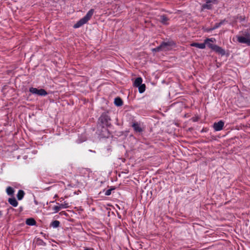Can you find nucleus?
<instances>
[{"instance_id":"22","label":"nucleus","mask_w":250,"mask_h":250,"mask_svg":"<svg viewBox=\"0 0 250 250\" xmlns=\"http://www.w3.org/2000/svg\"><path fill=\"white\" fill-rule=\"evenodd\" d=\"M224 21H221V22L219 23H216L214 25V26L211 28V30H214L215 29H216L220 26L221 25H222L224 23Z\"/></svg>"},{"instance_id":"5","label":"nucleus","mask_w":250,"mask_h":250,"mask_svg":"<svg viewBox=\"0 0 250 250\" xmlns=\"http://www.w3.org/2000/svg\"><path fill=\"white\" fill-rule=\"evenodd\" d=\"M57 206H55L53 208V209L54 210L55 213L58 212L61 209L66 208L69 207L68 203H66V202H64L62 204H60L57 203Z\"/></svg>"},{"instance_id":"14","label":"nucleus","mask_w":250,"mask_h":250,"mask_svg":"<svg viewBox=\"0 0 250 250\" xmlns=\"http://www.w3.org/2000/svg\"><path fill=\"white\" fill-rule=\"evenodd\" d=\"M212 50L223 55L225 54V51L222 48L216 45H215Z\"/></svg>"},{"instance_id":"1","label":"nucleus","mask_w":250,"mask_h":250,"mask_svg":"<svg viewBox=\"0 0 250 250\" xmlns=\"http://www.w3.org/2000/svg\"><path fill=\"white\" fill-rule=\"evenodd\" d=\"M93 13L94 10L90 9L83 18L81 19L75 24L74 25V28H79L83 25L84 23H86L87 21L89 20L91 18L92 15L93 14Z\"/></svg>"},{"instance_id":"15","label":"nucleus","mask_w":250,"mask_h":250,"mask_svg":"<svg viewBox=\"0 0 250 250\" xmlns=\"http://www.w3.org/2000/svg\"><path fill=\"white\" fill-rule=\"evenodd\" d=\"M26 224L29 226H34L36 225V221L33 218H30L26 219Z\"/></svg>"},{"instance_id":"26","label":"nucleus","mask_w":250,"mask_h":250,"mask_svg":"<svg viewBox=\"0 0 250 250\" xmlns=\"http://www.w3.org/2000/svg\"><path fill=\"white\" fill-rule=\"evenodd\" d=\"M249 32H250V28L249 29Z\"/></svg>"},{"instance_id":"25","label":"nucleus","mask_w":250,"mask_h":250,"mask_svg":"<svg viewBox=\"0 0 250 250\" xmlns=\"http://www.w3.org/2000/svg\"><path fill=\"white\" fill-rule=\"evenodd\" d=\"M84 250H91V249H87H87H84Z\"/></svg>"},{"instance_id":"4","label":"nucleus","mask_w":250,"mask_h":250,"mask_svg":"<svg viewBox=\"0 0 250 250\" xmlns=\"http://www.w3.org/2000/svg\"><path fill=\"white\" fill-rule=\"evenodd\" d=\"M205 1L206 3L202 5V10L204 9H210L213 4L217 3V0H205Z\"/></svg>"},{"instance_id":"19","label":"nucleus","mask_w":250,"mask_h":250,"mask_svg":"<svg viewBox=\"0 0 250 250\" xmlns=\"http://www.w3.org/2000/svg\"><path fill=\"white\" fill-rule=\"evenodd\" d=\"M14 190L11 187H8L6 188V193L9 195H12L14 194Z\"/></svg>"},{"instance_id":"16","label":"nucleus","mask_w":250,"mask_h":250,"mask_svg":"<svg viewBox=\"0 0 250 250\" xmlns=\"http://www.w3.org/2000/svg\"><path fill=\"white\" fill-rule=\"evenodd\" d=\"M114 104L116 106H120L123 105V101L119 97H117L114 100Z\"/></svg>"},{"instance_id":"11","label":"nucleus","mask_w":250,"mask_h":250,"mask_svg":"<svg viewBox=\"0 0 250 250\" xmlns=\"http://www.w3.org/2000/svg\"><path fill=\"white\" fill-rule=\"evenodd\" d=\"M132 127L136 132L140 133L143 131V129L140 124H138V123H133L132 125Z\"/></svg>"},{"instance_id":"12","label":"nucleus","mask_w":250,"mask_h":250,"mask_svg":"<svg viewBox=\"0 0 250 250\" xmlns=\"http://www.w3.org/2000/svg\"><path fill=\"white\" fill-rule=\"evenodd\" d=\"M191 46L197 47L200 49H204L205 48V43L193 42L191 44Z\"/></svg>"},{"instance_id":"13","label":"nucleus","mask_w":250,"mask_h":250,"mask_svg":"<svg viewBox=\"0 0 250 250\" xmlns=\"http://www.w3.org/2000/svg\"><path fill=\"white\" fill-rule=\"evenodd\" d=\"M8 202L10 205L15 207H17L18 205V203L15 198H9Z\"/></svg>"},{"instance_id":"8","label":"nucleus","mask_w":250,"mask_h":250,"mask_svg":"<svg viewBox=\"0 0 250 250\" xmlns=\"http://www.w3.org/2000/svg\"><path fill=\"white\" fill-rule=\"evenodd\" d=\"M224 125V123L222 121H220L217 123H214L213 124V128L215 131H220L223 129Z\"/></svg>"},{"instance_id":"10","label":"nucleus","mask_w":250,"mask_h":250,"mask_svg":"<svg viewBox=\"0 0 250 250\" xmlns=\"http://www.w3.org/2000/svg\"><path fill=\"white\" fill-rule=\"evenodd\" d=\"M158 20L164 24H167L169 19L166 15H162L159 16V19Z\"/></svg>"},{"instance_id":"20","label":"nucleus","mask_w":250,"mask_h":250,"mask_svg":"<svg viewBox=\"0 0 250 250\" xmlns=\"http://www.w3.org/2000/svg\"><path fill=\"white\" fill-rule=\"evenodd\" d=\"M60 224V223L59 221L55 220L51 223V226L54 228H56L59 226Z\"/></svg>"},{"instance_id":"18","label":"nucleus","mask_w":250,"mask_h":250,"mask_svg":"<svg viewBox=\"0 0 250 250\" xmlns=\"http://www.w3.org/2000/svg\"><path fill=\"white\" fill-rule=\"evenodd\" d=\"M24 195V192L22 190H19L17 194V198L19 200H21Z\"/></svg>"},{"instance_id":"7","label":"nucleus","mask_w":250,"mask_h":250,"mask_svg":"<svg viewBox=\"0 0 250 250\" xmlns=\"http://www.w3.org/2000/svg\"><path fill=\"white\" fill-rule=\"evenodd\" d=\"M160 46L161 47V50L163 51H167L171 48V43L170 42H163L161 44Z\"/></svg>"},{"instance_id":"17","label":"nucleus","mask_w":250,"mask_h":250,"mask_svg":"<svg viewBox=\"0 0 250 250\" xmlns=\"http://www.w3.org/2000/svg\"><path fill=\"white\" fill-rule=\"evenodd\" d=\"M142 79L140 77H138L136 79V80L134 81V85L136 87H138L142 84Z\"/></svg>"},{"instance_id":"23","label":"nucleus","mask_w":250,"mask_h":250,"mask_svg":"<svg viewBox=\"0 0 250 250\" xmlns=\"http://www.w3.org/2000/svg\"><path fill=\"white\" fill-rule=\"evenodd\" d=\"M152 51L154 52H159V51H161L162 50H161L160 46H159L155 48H153L152 49Z\"/></svg>"},{"instance_id":"9","label":"nucleus","mask_w":250,"mask_h":250,"mask_svg":"<svg viewBox=\"0 0 250 250\" xmlns=\"http://www.w3.org/2000/svg\"><path fill=\"white\" fill-rule=\"evenodd\" d=\"M101 122L106 125H108V122L110 120L109 117L106 114H103L100 118Z\"/></svg>"},{"instance_id":"6","label":"nucleus","mask_w":250,"mask_h":250,"mask_svg":"<svg viewBox=\"0 0 250 250\" xmlns=\"http://www.w3.org/2000/svg\"><path fill=\"white\" fill-rule=\"evenodd\" d=\"M215 39L213 38L207 39L205 40L204 43H205V45H207L209 48L213 49L215 45L212 44V43L215 42Z\"/></svg>"},{"instance_id":"21","label":"nucleus","mask_w":250,"mask_h":250,"mask_svg":"<svg viewBox=\"0 0 250 250\" xmlns=\"http://www.w3.org/2000/svg\"><path fill=\"white\" fill-rule=\"evenodd\" d=\"M138 87L139 88V91L140 93H142L145 91L146 86L145 84H141Z\"/></svg>"},{"instance_id":"2","label":"nucleus","mask_w":250,"mask_h":250,"mask_svg":"<svg viewBox=\"0 0 250 250\" xmlns=\"http://www.w3.org/2000/svg\"><path fill=\"white\" fill-rule=\"evenodd\" d=\"M236 37L239 42L250 46V34L249 33H245L244 36H237Z\"/></svg>"},{"instance_id":"24","label":"nucleus","mask_w":250,"mask_h":250,"mask_svg":"<svg viewBox=\"0 0 250 250\" xmlns=\"http://www.w3.org/2000/svg\"><path fill=\"white\" fill-rule=\"evenodd\" d=\"M112 189H109L107 190L105 192V195L108 196L111 194Z\"/></svg>"},{"instance_id":"3","label":"nucleus","mask_w":250,"mask_h":250,"mask_svg":"<svg viewBox=\"0 0 250 250\" xmlns=\"http://www.w3.org/2000/svg\"><path fill=\"white\" fill-rule=\"evenodd\" d=\"M29 91L32 94L40 96H45L47 94L46 91L43 89H38L36 88L31 87L29 88Z\"/></svg>"}]
</instances>
